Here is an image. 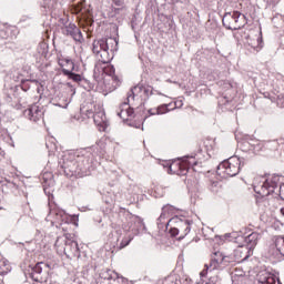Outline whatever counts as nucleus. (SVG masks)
Masks as SVG:
<instances>
[{
  "mask_svg": "<svg viewBox=\"0 0 284 284\" xmlns=\"http://www.w3.org/2000/svg\"><path fill=\"white\" fill-rule=\"evenodd\" d=\"M61 30L64 37H71L73 41H78L79 43L83 41V33H81V29L77 24L70 22L65 27H61Z\"/></svg>",
  "mask_w": 284,
  "mask_h": 284,
  "instance_id": "obj_9",
  "label": "nucleus"
},
{
  "mask_svg": "<svg viewBox=\"0 0 284 284\" xmlns=\"http://www.w3.org/2000/svg\"><path fill=\"white\" fill-rule=\"evenodd\" d=\"M47 219L52 223V225H63V223H68V215L64 211L59 209H50Z\"/></svg>",
  "mask_w": 284,
  "mask_h": 284,
  "instance_id": "obj_8",
  "label": "nucleus"
},
{
  "mask_svg": "<svg viewBox=\"0 0 284 284\" xmlns=\"http://www.w3.org/2000/svg\"><path fill=\"white\" fill-rule=\"evenodd\" d=\"M100 278H103L104 281H114L115 278H119V274L112 270L105 268L100 272Z\"/></svg>",
  "mask_w": 284,
  "mask_h": 284,
  "instance_id": "obj_17",
  "label": "nucleus"
},
{
  "mask_svg": "<svg viewBox=\"0 0 284 284\" xmlns=\"http://www.w3.org/2000/svg\"><path fill=\"white\" fill-rule=\"evenodd\" d=\"M148 112L151 116L159 114V113H156V111H154V109H150Z\"/></svg>",
  "mask_w": 284,
  "mask_h": 284,
  "instance_id": "obj_36",
  "label": "nucleus"
},
{
  "mask_svg": "<svg viewBox=\"0 0 284 284\" xmlns=\"http://www.w3.org/2000/svg\"><path fill=\"white\" fill-rule=\"evenodd\" d=\"M190 170V166H178V169L174 170L179 174V176H185Z\"/></svg>",
  "mask_w": 284,
  "mask_h": 284,
  "instance_id": "obj_20",
  "label": "nucleus"
},
{
  "mask_svg": "<svg viewBox=\"0 0 284 284\" xmlns=\"http://www.w3.org/2000/svg\"><path fill=\"white\" fill-rule=\"evenodd\" d=\"M141 92H143V85L141 84L135 85L129 91L126 102L122 103L120 105V111H118V116H120V119H123V121L128 120V116L134 119V109L129 105L131 101H134L136 97L141 94Z\"/></svg>",
  "mask_w": 284,
  "mask_h": 284,
  "instance_id": "obj_3",
  "label": "nucleus"
},
{
  "mask_svg": "<svg viewBox=\"0 0 284 284\" xmlns=\"http://www.w3.org/2000/svg\"><path fill=\"white\" fill-rule=\"evenodd\" d=\"M210 190L213 192V194H219L221 190V184H219V182H212L210 185Z\"/></svg>",
  "mask_w": 284,
  "mask_h": 284,
  "instance_id": "obj_21",
  "label": "nucleus"
},
{
  "mask_svg": "<svg viewBox=\"0 0 284 284\" xmlns=\"http://www.w3.org/2000/svg\"><path fill=\"white\" fill-rule=\"evenodd\" d=\"M68 63H73L72 60H65L62 65V70H69L70 69V64Z\"/></svg>",
  "mask_w": 284,
  "mask_h": 284,
  "instance_id": "obj_30",
  "label": "nucleus"
},
{
  "mask_svg": "<svg viewBox=\"0 0 284 284\" xmlns=\"http://www.w3.org/2000/svg\"><path fill=\"white\" fill-rule=\"evenodd\" d=\"M69 69H62V73L64 77H68L75 83H79L81 81V74L74 73V62H68Z\"/></svg>",
  "mask_w": 284,
  "mask_h": 284,
  "instance_id": "obj_13",
  "label": "nucleus"
},
{
  "mask_svg": "<svg viewBox=\"0 0 284 284\" xmlns=\"http://www.w3.org/2000/svg\"><path fill=\"white\" fill-rule=\"evenodd\" d=\"M193 170H194V171H196V168H195V166H193Z\"/></svg>",
  "mask_w": 284,
  "mask_h": 284,
  "instance_id": "obj_41",
  "label": "nucleus"
},
{
  "mask_svg": "<svg viewBox=\"0 0 284 284\" xmlns=\"http://www.w3.org/2000/svg\"><path fill=\"white\" fill-rule=\"evenodd\" d=\"M181 231L179 230V227H171L170 229V231H169V233L171 234V236H179V233H180Z\"/></svg>",
  "mask_w": 284,
  "mask_h": 284,
  "instance_id": "obj_27",
  "label": "nucleus"
},
{
  "mask_svg": "<svg viewBox=\"0 0 284 284\" xmlns=\"http://www.w3.org/2000/svg\"><path fill=\"white\" fill-rule=\"evenodd\" d=\"M178 230L181 232V239H185L190 234V231L192 230V221L190 220H180L178 223Z\"/></svg>",
  "mask_w": 284,
  "mask_h": 284,
  "instance_id": "obj_12",
  "label": "nucleus"
},
{
  "mask_svg": "<svg viewBox=\"0 0 284 284\" xmlns=\"http://www.w3.org/2000/svg\"><path fill=\"white\" fill-rule=\"evenodd\" d=\"M114 73L115 69L113 67L106 68V74H109V77H112L113 81H119V77H116Z\"/></svg>",
  "mask_w": 284,
  "mask_h": 284,
  "instance_id": "obj_22",
  "label": "nucleus"
},
{
  "mask_svg": "<svg viewBox=\"0 0 284 284\" xmlns=\"http://www.w3.org/2000/svg\"><path fill=\"white\" fill-rule=\"evenodd\" d=\"M241 172V159L231 156L217 165L216 173L220 176H236Z\"/></svg>",
  "mask_w": 284,
  "mask_h": 284,
  "instance_id": "obj_4",
  "label": "nucleus"
},
{
  "mask_svg": "<svg viewBox=\"0 0 284 284\" xmlns=\"http://www.w3.org/2000/svg\"><path fill=\"white\" fill-rule=\"evenodd\" d=\"M262 284H276V277L274 276H267L262 281Z\"/></svg>",
  "mask_w": 284,
  "mask_h": 284,
  "instance_id": "obj_25",
  "label": "nucleus"
},
{
  "mask_svg": "<svg viewBox=\"0 0 284 284\" xmlns=\"http://www.w3.org/2000/svg\"><path fill=\"white\" fill-rule=\"evenodd\" d=\"M114 6H116L118 8H123V6H125V1H123V0H114Z\"/></svg>",
  "mask_w": 284,
  "mask_h": 284,
  "instance_id": "obj_31",
  "label": "nucleus"
},
{
  "mask_svg": "<svg viewBox=\"0 0 284 284\" xmlns=\"http://www.w3.org/2000/svg\"><path fill=\"white\" fill-rule=\"evenodd\" d=\"M59 23H60V26H62V28H65V26H70V22L68 21L67 18H61L59 20Z\"/></svg>",
  "mask_w": 284,
  "mask_h": 284,
  "instance_id": "obj_29",
  "label": "nucleus"
},
{
  "mask_svg": "<svg viewBox=\"0 0 284 284\" xmlns=\"http://www.w3.org/2000/svg\"><path fill=\"white\" fill-rule=\"evenodd\" d=\"M222 23L226 30H241L247 24V18L239 11L226 12Z\"/></svg>",
  "mask_w": 284,
  "mask_h": 284,
  "instance_id": "obj_5",
  "label": "nucleus"
},
{
  "mask_svg": "<svg viewBox=\"0 0 284 284\" xmlns=\"http://www.w3.org/2000/svg\"><path fill=\"white\" fill-rule=\"evenodd\" d=\"M43 267H50V264L38 262L30 273V278L36 283H48V276H43Z\"/></svg>",
  "mask_w": 284,
  "mask_h": 284,
  "instance_id": "obj_10",
  "label": "nucleus"
},
{
  "mask_svg": "<svg viewBox=\"0 0 284 284\" xmlns=\"http://www.w3.org/2000/svg\"><path fill=\"white\" fill-rule=\"evenodd\" d=\"M55 250L60 256H67V258H81V250L79 248V243L74 240L68 237L65 234L62 237H58L55 241Z\"/></svg>",
  "mask_w": 284,
  "mask_h": 284,
  "instance_id": "obj_1",
  "label": "nucleus"
},
{
  "mask_svg": "<svg viewBox=\"0 0 284 284\" xmlns=\"http://www.w3.org/2000/svg\"><path fill=\"white\" fill-rule=\"evenodd\" d=\"M258 239H261V234L253 232L248 236L245 237V243L247 245V250H254L258 244Z\"/></svg>",
  "mask_w": 284,
  "mask_h": 284,
  "instance_id": "obj_15",
  "label": "nucleus"
},
{
  "mask_svg": "<svg viewBox=\"0 0 284 284\" xmlns=\"http://www.w3.org/2000/svg\"><path fill=\"white\" fill-rule=\"evenodd\" d=\"M92 114V111H89V114H88V116H90Z\"/></svg>",
  "mask_w": 284,
  "mask_h": 284,
  "instance_id": "obj_40",
  "label": "nucleus"
},
{
  "mask_svg": "<svg viewBox=\"0 0 284 284\" xmlns=\"http://www.w3.org/2000/svg\"><path fill=\"white\" fill-rule=\"evenodd\" d=\"M3 267H6V261L0 260V274H3V272H6V270H3Z\"/></svg>",
  "mask_w": 284,
  "mask_h": 284,
  "instance_id": "obj_34",
  "label": "nucleus"
},
{
  "mask_svg": "<svg viewBox=\"0 0 284 284\" xmlns=\"http://www.w3.org/2000/svg\"><path fill=\"white\" fill-rule=\"evenodd\" d=\"M168 213H165L164 211H162L161 215L158 219V223H163V221H165V216Z\"/></svg>",
  "mask_w": 284,
  "mask_h": 284,
  "instance_id": "obj_32",
  "label": "nucleus"
},
{
  "mask_svg": "<svg viewBox=\"0 0 284 284\" xmlns=\"http://www.w3.org/2000/svg\"><path fill=\"white\" fill-rule=\"evenodd\" d=\"M9 187H14L16 190H18L19 185H17V183L14 182H9Z\"/></svg>",
  "mask_w": 284,
  "mask_h": 284,
  "instance_id": "obj_35",
  "label": "nucleus"
},
{
  "mask_svg": "<svg viewBox=\"0 0 284 284\" xmlns=\"http://www.w3.org/2000/svg\"><path fill=\"white\" fill-rule=\"evenodd\" d=\"M278 183H281V178L278 175L268 176L264 181L261 191L255 190V192L261 196H270V194H274V190L278 187Z\"/></svg>",
  "mask_w": 284,
  "mask_h": 284,
  "instance_id": "obj_7",
  "label": "nucleus"
},
{
  "mask_svg": "<svg viewBox=\"0 0 284 284\" xmlns=\"http://www.w3.org/2000/svg\"><path fill=\"white\" fill-rule=\"evenodd\" d=\"M281 214L284 216V207L281 209Z\"/></svg>",
  "mask_w": 284,
  "mask_h": 284,
  "instance_id": "obj_39",
  "label": "nucleus"
},
{
  "mask_svg": "<svg viewBox=\"0 0 284 284\" xmlns=\"http://www.w3.org/2000/svg\"><path fill=\"white\" fill-rule=\"evenodd\" d=\"M174 210H176V207L171 204H166L162 207V212H164L166 214H170V212H173Z\"/></svg>",
  "mask_w": 284,
  "mask_h": 284,
  "instance_id": "obj_23",
  "label": "nucleus"
},
{
  "mask_svg": "<svg viewBox=\"0 0 284 284\" xmlns=\"http://www.w3.org/2000/svg\"><path fill=\"white\" fill-rule=\"evenodd\" d=\"M67 168H81L82 165L79 164V161H72L69 164H64Z\"/></svg>",
  "mask_w": 284,
  "mask_h": 284,
  "instance_id": "obj_28",
  "label": "nucleus"
},
{
  "mask_svg": "<svg viewBox=\"0 0 284 284\" xmlns=\"http://www.w3.org/2000/svg\"><path fill=\"white\" fill-rule=\"evenodd\" d=\"M205 274H207V271H202V272L200 273V276H205Z\"/></svg>",
  "mask_w": 284,
  "mask_h": 284,
  "instance_id": "obj_38",
  "label": "nucleus"
},
{
  "mask_svg": "<svg viewBox=\"0 0 284 284\" xmlns=\"http://www.w3.org/2000/svg\"><path fill=\"white\" fill-rule=\"evenodd\" d=\"M230 263H234L232 255H224L221 251H215L211 254L210 266L205 265L206 270H225Z\"/></svg>",
  "mask_w": 284,
  "mask_h": 284,
  "instance_id": "obj_6",
  "label": "nucleus"
},
{
  "mask_svg": "<svg viewBox=\"0 0 284 284\" xmlns=\"http://www.w3.org/2000/svg\"><path fill=\"white\" fill-rule=\"evenodd\" d=\"M244 148L248 150V152H253L256 154V152L261 151V142L256 139L250 138L248 140L243 142Z\"/></svg>",
  "mask_w": 284,
  "mask_h": 284,
  "instance_id": "obj_14",
  "label": "nucleus"
},
{
  "mask_svg": "<svg viewBox=\"0 0 284 284\" xmlns=\"http://www.w3.org/2000/svg\"><path fill=\"white\" fill-rule=\"evenodd\" d=\"M92 116H93V121H94V123H97V125H101L105 119V115L103 113H95Z\"/></svg>",
  "mask_w": 284,
  "mask_h": 284,
  "instance_id": "obj_18",
  "label": "nucleus"
},
{
  "mask_svg": "<svg viewBox=\"0 0 284 284\" xmlns=\"http://www.w3.org/2000/svg\"><path fill=\"white\" fill-rule=\"evenodd\" d=\"M142 90H144V94L146 97H150L152 94V87L143 88Z\"/></svg>",
  "mask_w": 284,
  "mask_h": 284,
  "instance_id": "obj_33",
  "label": "nucleus"
},
{
  "mask_svg": "<svg viewBox=\"0 0 284 284\" xmlns=\"http://www.w3.org/2000/svg\"><path fill=\"white\" fill-rule=\"evenodd\" d=\"M67 85H68V88H70L71 92H73V94H74V88L72 87V84L71 83H67Z\"/></svg>",
  "mask_w": 284,
  "mask_h": 284,
  "instance_id": "obj_37",
  "label": "nucleus"
},
{
  "mask_svg": "<svg viewBox=\"0 0 284 284\" xmlns=\"http://www.w3.org/2000/svg\"><path fill=\"white\" fill-rule=\"evenodd\" d=\"M173 169V166H170V170H172Z\"/></svg>",
  "mask_w": 284,
  "mask_h": 284,
  "instance_id": "obj_42",
  "label": "nucleus"
},
{
  "mask_svg": "<svg viewBox=\"0 0 284 284\" xmlns=\"http://www.w3.org/2000/svg\"><path fill=\"white\" fill-rule=\"evenodd\" d=\"M250 248H243V247H239L234 251V256H232L234 258V263L241 262V261H247V258H250V255H247Z\"/></svg>",
  "mask_w": 284,
  "mask_h": 284,
  "instance_id": "obj_16",
  "label": "nucleus"
},
{
  "mask_svg": "<svg viewBox=\"0 0 284 284\" xmlns=\"http://www.w3.org/2000/svg\"><path fill=\"white\" fill-rule=\"evenodd\" d=\"M155 114H165L168 112H170V109H168V104H162L160 106H158L156 109H154Z\"/></svg>",
  "mask_w": 284,
  "mask_h": 284,
  "instance_id": "obj_19",
  "label": "nucleus"
},
{
  "mask_svg": "<svg viewBox=\"0 0 284 284\" xmlns=\"http://www.w3.org/2000/svg\"><path fill=\"white\" fill-rule=\"evenodd\" d=\"M23 116L29 119V121L37 123V121H41L43 118V111H41V109H39L37 105H33L23 111Z\"/></svg>",
  "mask_w": 284,
  "mask_h": 284,
  "instance_id": "obj_11",
  "label": "nucleus"
},
{
  "mask_svg": "<svg viewBox=\"0 0 284 284\" xmlns=\"http://www.w3.org/2000/svg\"><path fill=\"white\" fill-rule=\"evenodd\" d=\"M132 242V237H125L122 240L121 244H120V247L123 248V247H128V245H130V243Z\"/></svg>",
  "mask_w": 284,
  "mask_h": 284,
  "instance_id": "obj_26",
  "label": "nucleus"
},
{
  "mask_svg": "<svg viewBox=\"0 0 284 284\" xmlns=\"http://www.w3.org/2000/svg\"><path fill=\"white\" fill-rule=\"evenodd\" d=\"M179 280H176V277L170 276L166 277L162 284H179Z\"/></svg>",
  "mask_w": 284,
  "mask_h": 284,
  "instance_id": "obj_24",
  "label": "nucleus"
},
{
  "mask_svg": "<svg viewBox=\"0 0 284 284\" xmlns=\"http://www.w3.org/2000/svg\"><path fill=\"white\" fill-rule=\"evenodd\" d=\"M110 45H119V42L114 38L109 39H100L94 40L92 43V51L93 54L100 55V61L102 63H110L112 61V58L110 57V51L114 52V48Z\"/></svg>",
  "mask_w": 284,
  "mask_h": 284,
  "instance_id": "obj_2",
  "label": "nucleus"
}]
</instances>
